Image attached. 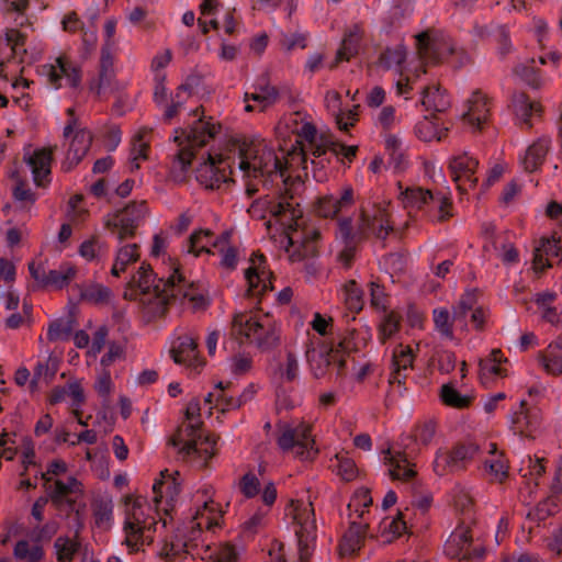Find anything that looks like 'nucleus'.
I'll use <instances>...</instances> for the list:
<instances>
[{"mask_svg":"<svg viewBox=\"0 0 562 562\" xmlns=\"http://www.w3.org/2000/svg\"><path fill=\"white\" fill-rule=\"evenodd\" d=\"M537 361L549 374H562V346L560 342L550 344L537 355Z\"/></svg>","mask_w":562,"mask_h":562,"instance_id":"37998d69","label":"nucleus"},{"mask_svg":"<svg viewBox=\"0 0 562 562\" xmlns=\"http://www.w3.org/2000/svg\"><path fill=\"white\" fill-rule=\"evenodd\" d=\"M161 477L153 485V506L143 497L127 499L123 525L124 543L130 551H139L154 540L156 532V516L167 526L169 516L180 493V484L168 472H161Z\"/></svg>","mask_w":562,"mask_h":562,"instance_id":"f257e3e1","label":"nucleus"},{"mask_svg":"<svg viewBox=\"0 0 562 562\" xmlns=\"http://www.w3.org/2000/svg\"><path fill=\"white\" fill-rule=\"evenodd\" d=\"M542 461L543 459L541 458H532L530 456L521 460L519 473L528 486H537L539 484V479L542 476L546 469Z\"/></svg>","mask_w":562,"mask_h":562,"instance_id":"09e8293b","label":"nucleus"},{"mask_svg":"<svg viewBox=\"0 0 562 562\" xmlns=\"http://www.w3.org/2000/svg\"><path fill=\"white\" fill-rule=\"evenodd\" d=\"M278 446L282 451L292 452L303 461L313 460L318 453V448L311 434V427L305 423L295 427H284L278 438Z\"/></svg>","mask_w":562,"mask_h":562,"instance_id":"2eb2a0df","label":"nucleus"},{"mask_svg":"<svg viewBox=\"0 0 562 562\" xmlns=\"http://www.w3.org/2000/svg\"><path fill=\"white\" fill-rule=\"evenodd\" d=\"M148 158V143L142 137L134 138L130 155L127 167L130 171H135L140 167V162Z\"/></svg>","mask_w":562,"mask_h":562,"instance_id":"774afa93","label":"nucleus"},{"mask_svg":"<svg viewBox=\"0 0 562 562\" xmlns=\"http://www.w3.org/2000/svg\"><path fill=\"white\" fill-rule=\"evenodd\" d=\"M351 202L352 190L347 188L339 199L333 195H325L321 198L315 205V211L318 215L324 217L334 216L345 206L350 205Z\"/></svg>","mask_w":562,"mask_h":562,"instance_id":"4c0bfd02","label":"nucleus"},{"mask_svg":"<svg viewBox=\"0 0 562 562\" xmlns=\"http://www.w3.org/2000/svg\"><path fill=\"white\" fill-rule=\"evenodd\" d=\"M347 349L344 341L339 342L335 349L329 351L325 348H308L306 350V360L314 378H323L329 367L330 360H335L340 352Z\"/></svg>","mask_w":562,"mask_h":562,"instance_id":"cd10ccee","label":"nucleus"},{"mask_svg":"<svg viewBox=\"0 0 562 562\" xmlns=\"http://www.w3.org/2000/svg\"><path fill=\"white\" fill-rule=\"evenodd\" d=\"M147 213L144 202L134 203L120 213L109 214L104 223L109 228L117 231V239L133 235L135 228L143 221Z\"/></svg>","mask_w":562,"mask_h":562,"instance_id":"4be33fe9","label":"nucleus"},{"mask_svg":"<svg viewBox=\"0 0 562 562\" xmlns=\"http://www.w3.org/2000/svg\"><path fill=\"white\" fill-rule=\"evenodd\" d=\"M249 211L252 215L263 211L262 217L270 216L265 223L268 229L272 225L282 229L279 236V245L288 254L290 260L300 261L313 252L310 241L316 239L318 233L314 229L304 233L299 231L302 225V211L293 198L283 196L279 201L260 200L252 203Z\"/></svg>","mask_w":562,"mask_h":562,"instance_id":"7ed1b4c3","label":"nucleus"},{"mask_svg":"<svg viewBox=\"0 0 562 562\" xmlns=\"http://www.w3.org/2000/svg\"><path fill=\"white\" fill-rule=\"evenodd\" d=\"M434 472L438 476H446L448 474L460 471L452 450L439 449L432 462Z\"/></svg>","mask_w":562,"mask_h":562,"instance_id":"864d4df0","label":"nucleus"},{"mask_svg":"<svg viewBox=\"0 0 562 562\" xmlns=\"http://www.w3.org/2000/svg\"><path fill=\"white\" fill-rule=\"evenodd\" d=\"M193 499L194 507L177 528V542H172L170 549L173 554L187 547V542L196 540L203 528L212 529L218 526L223 517V506L214 499V490L211 485L199 487Z\"/></svg>","mask_w":562,"mask_h":562,"instance_id":"0eeeda50","label":"nucleus"},{"mask_svg":"<svg viewBox=\"0 0 562 562\" xmlns=\"http://www.w3.org/2000/svg\"><path fill=\"white\" fill-rule=\"evenodd\" d=\"M362 295L361 289L353 280L347 282L340 290V296L350 311L358 312L362 308Z\"/></svg>","mask_w":562,"mask_h":562,"instance_id":"338daca9","label":"nucleus"},{"mask_svg":"<svg viewBox=\"0 0 562 562\" xmlns=\"http://www.w3.org/2000/svg\"><path fill=\"white\" fill-rule=\"evenodd\" d=\"M400 199L405 206L422 207L428 205L431 211H437L435 217L443 220L450 215V200L443 194H432L422 188H407L400 192Z\"/></svg>","mask_w":562,"mask_h":562,"instance_id":"6ab92c4d","label":"nucleus"},{"mask_svg":"<svg viewBox=\"0 0 562 562\" xmlns=\"http://www.w3.org/2000/svg\"><path fill=\"white\" fill-rule=\"evenodd\" d=\"M414 131L416 136L424 142L440 140L445 134V131L427 116L416 123Z\"/></svg>","mask_w":562,"mask_h":562,"instance_id":"680f3d73","label":"nucleus"},{"mask_svg":"<svg viewBox=\"0 0 562 562\" xmlns=\"http://www.w3.org/2000/svg\"><path fill=\"white\" fill-rule=\"evenodd\" d=\"M422 104L427 110L441 112L449 108L450 100L446 92L440 88H429L423 93Z\"/></svg>","mask_w":562,"mask_h":562,"instance_id":"4d7b16f0","label":"nucleus"},{"mask_svg":"<svg viewBox=\"0 0 562 562\" xmlns=\"http://www.w3.org/2000/svg\"><path fill=\"white\" fill-rule=\"evenodd\" d=\"M559 240L552 236L550 238H542L535 249L532 267L536 272L543 271L550 267V258L560 255Z\"/></svg>","mask_w":562,"mask_h":562,"instance_id":"c9c22d12","label":"nucleus"},{"mask_svg":"<svg viewBox=\"0 0 562 562\" xmlns=\"http://www.w3.org/2000/svg\"><path fill=\"white\" fill-rule=\"evenodd\" d=\"M368 526V521H350V527L345 533L342 541L339 546L340 554H351L360 548L361 542L366 537Z\"/></svg>","mask_w":562,"mask_h":562,"instance_id":"e433bc0d","label":"nucleus"},{"mask_svg":"<svg viewBox=\"0 0 562 562\" xmlns=\"http://www.w3.org/2000/svg\"><path fill=\"white\" fill-rule=\"evenodd\" d=\"M406 57L407 52L405 46L397 44L393 47H387L382 54L380 61L384 68L394 70L403 76L406 69Z\"/></svg>","mask_w":562,"mask_h":562,"instance_id":"49530a36","label":"nucleus"},{"mask_svg":"<svg viewBox=\"0 0 562 562\" xmlns=\"http://www.w3.org/2000/svg\"><path fill=\"white\" fill-rule=\"evenodd\" d=\"M231 233L224 232L213 243L215 252L221 255L220 265L222 268L233 270L238 262L237 249L229 241Z\"/></svg>","mask_w":562,"mask_h":562,"instance_id":"a19ab883","label":"nucleus"},{"mask_svg":"<svg viewBox=\"0 0 562 562\" xmlns=\"http://www.w3.org/2000/svg\"><path fill=\"white\" fill-rule=\"evenodd\" d=\"M440 397L446 405L454 408L467 407L473 398L470 393H460L452 383L441 386Z\"/></svg>","mask_w":562,"mask_h":562,"instance_id":"5fc2aeb1","label":"nucleus"},{"mask_svg":"<svg viewBox=\"0 0 562 562\" xmlns=\"http://www.w3.org/2000/svg\"><path fill=\"white\" fill-rule=\"evenodd\" d=\"M170 245V236L165 232H159L154 235L149 255L156 259L168 273L167 283L175 284L182 281V276L179 272V263L173 258L168 249Z\"/></svg>","mask_w":562,"mask_h":562,"instance_id":"5701e85b","label":"nucleus"},{"mask_svg":"<svg viewBox=\"0 0 562 562\" xmlns=\"http://www.w3.org/2000/svg\"><path fill=\"white\" fill-rule=\"evenodd\" d=\"M43 479L52 501L57 506L71 505L82 495L81 483L68 473L67 463L60 459L48 464Z\"/></svg>","mask_w":562,"mask_h":562,"instance_id":"f8f14e48","label":"nucleus"},{"mask_svg":"<svg viewBox=\"0 0 562 562\" xmlns=\"http://www.w3.org/2000/svg\"><path fill=\"white\" fill-rule=\"evenodd\" d=\"M391 229L389 220L385 215L379 211L373 216L368 213H362L361 218L358 223L357 228L353 231L350 218H344L338 225V236L347 240L356 235H364L367 233H373L379 238H385Z\"/></svg>","mask_w":562,"mask_h":562,"instance_id":"f3484780","label":"nucleus"},{"mask_svg":"<svg viewBox=\"0 0 562 562\" xmlns=\"http://www.w3.org/2000/svg\"><path fill=\"white\" fill-rule=\"evenodd\" d=\"M555 299V293L546 291L536 295V303L541 317L555 327L562 328V306L551 307L550 303Z\"/></svg>","mask_w":562,"mask_h":562,"instance_id":"c03bdc74","label":"nucleus"},{"mask_svg":"<svg viewBox=\"0 0 562 562\" xmlns=\"http://www.w3.org/2000/svg\"><path fill=\"white\" fill-rule=\"evenodd\" d=\"M38 74L55 90H77L81 85L80 66L65 54H58L38 68Z\"/></svg>","mask_w":562,"mask_h":562,"instance_id":"ddd939ff","label":"nucleus"},{"mask_svg":"<svg viewBox=\"0 0 562 562\" xmlns=\"http://www.w3.org/2000/svg\"><path fill=\"white\" fill-rule=\"evenodd\" d=\"M506 361L498 349L492 350L485 359L480 360L481 383L488 386L495 380L506 376V369L502 366Z\"/></svg>","mask_w":562,"mask_h":562,"instance_id":"c756f323","label":"nucleus"},{"mask_svg":"<svg viewBox=\"0 0 562 562\" xmlns=\"http://www.w3.org/2000/svg\"><path fill=\"white\" fill-rule=\"evenodd\" d=\"M549 143L548 138H540L527 148L525 155L520 157L526 171H536L541 166L549 150Z\"/></svg>","mask_w":562,"mask_h":562,"instance_id":"79ce46f5","label":"nucleus"},{"mask_svg":"<svg viewBox=\"0 0 562 562\" xmlns=\"http://www.w3.org/2000/svg\"><path fill=\"white\" fill-rule=\"evenodd\" d=\"M205 403L213 404L221 413H226L240 407V401L237 397L229 396L224 392V385L222 382L217 383L214 391L210 392L205 396Z\"/></svg>","mask_w":562,"mask_h":562,"instance_id":"de8ad7c7","label":"nucleus"},{"mask_svg":"<svg viewBox=\"0 0 562 562\" xmlns=\"http://www.w3.org/2000/svg\"><path fill=\"white\" fill-rule=\"evenodd\" d=\"M477 160L470 156L469 153H460L453 155L449 161V169L458 188L467 192L477 182L476 168Z\"/></svg>","mask_w":562,"mask_h":562,"instance_id":"b1692460","label":"nucleus"},{"mask_svg":"<svg viewBox=\"0 0 562 562\" xmlns=\"http://www.w3.org/2000/svg\"><path fill=\"white\" fill-rule=\"evenodd\" d=\"M168 273L156 280L151 269L147 266H140L131 281V288L135 291L133 295L140 303L147 305L153 313H160L168 303L169 297L175 296L179 291V283H167Z\"/></svg>","mask_w":562,"mask_h":562,"instance_id":"9b49d317","label":"nucleus"},{"mask_svg":"<svg viewBox=\"0 0 562 562\" xmlns=\"http://www.w3.org/2000/svg\"><path fill=\"white\" fill-rule=\"evenodd\" d=\"M124 238L119 239L114 263L111 273L119 277L126 267L135 262L139 257L138 245L136 243H123Z\"/></svg>","mask_w":562,"mask_h":562,"instance_id":"58836bf2","label":"nucleus"},{"mask_svg":"<svg viewBox=\"0 0 562 562\" xmlns=\"http://www.w3.org/2000/svg\"><path fill=\"white\" fill-rule=\"evenodd\" d=\"M432 318L435 330L439 337L452 341L454 339L452 329L453 315L451 316L447 308L438 307L432 311Z\"/></svg>","mask_w":562,"mask_h":562,"instance_id":"3c124183","label":"nucleus"},{"mask_svg":"<svg viewBox=\"0 0 562 562\" xmlns=\"http://www.w3.org/2000/svg\"><path fill=\"white\" fill-rule=\"evenodd\" d=\"M325 105L327 110L335 116L336 123L341 131H348L357 121V112L355 109L344 110L338 92L330 90L325 94Z\"/></svg>","mask_w":562,"mask_h":562,"instance_id":"7c9ffc66","label":"nucleus"},{"mask_svg":"<svg viewBox=\"0 0 562 562\" xmlns=\"http://www.w3.org/2000/svg\"><path fill=\"white\" fill-rule=\"evenodd\" d=\"M170 356L177 364L183 366L189 374L199 373L203 366L196 353L195 339L189 333H180L171 338Z\"/></svg>","mask_w":562,"mask_h":562,"instance_id":"aec40b11","label":"nucleus"},{"mask_svg":"<svg viewBox=\"0 0 562 562\" xmlns=\"http://www.w3.org/2000/svg\"><path fill=\"white\" fill-rule=\"evenodd\" d=\"M418 54L426 63L443 61L454 53L450 37L439 34L430 37L427 33L416 35Z\"/></svg>","mask_w":562,"mask_h":562,"instance_id":"412c9836","label":"nucleus"},{"mask_svg":"<svg viewBox=\"0 0 562 562\" xmlns=\"http://www.w3.org/2000/svg\"><path fill=\"white\" fill-rule=\"evenodd\" d=\"M245 279L248 292L252 296H258L272 289L271 271L267 268L263 256L255 255L250 258L249 265L245 270Z\"/></svg>","mask_w":562,"mask_h":562,"instance_id":"393cba45","label":"nucleus"},{"mask_svg":"<svg viewBox=\"0 0 562 562\" xmlns=\"http://www.w3.org/2000/svg\"><path fill=\"white\" fill-rule=\"evenodd\" d=\"M67 114L69 115V121L63 131V145L66 148L63 168L70 170L87 155L91 146L92 135L88 128L81 126L78 120L74 117L72 108L67 109Z\"/></svg>","mask_w":562,"mask_h":562,"instance_id":"4468645a","label":"nucleus"},{"mask_svg":"<svg viewBox=\"0 0 562 562\" xmlns=\"http://www.w3.org/2000/svg\"><path fill=\"white\" fill-rule=\"evenodd\" d=\"M216 237L213 236L210 229H195L190 235L188 243L183 246L182 252L184 255H192L193 257H199L203 254L214 255L215 249L213 243Z\"/></svg>","mask_w":562,"mask_h":562,"instance_id":"2f4dec72","label":"nucleus"},{"mask_svg":"<svg viewBox=\"0 0 562 562\" xmlns=\"http://www.w3.org/2000/svg\"><path fill=\"white\" fill-rule=\"evenodd\" d=\"M508 462L504 457L490 458L484 461V472L494 483H503L508 476Z\"/></svg>","mask_w":562,"mask_h":562,"instance_id":"6e6d98bb","label":"nucleus"},{"mask_svg":"<svg viewBox=\"0 0 562 562\" xmlns=\"http://www.w3.org/2000/svg\"><path fill=\"white\" fill-rule=\"evenodd\" d=\"M76 269L69 265H60L58 269L49 270L45 286L63 289L74 279Z\"/></svg>","mask_w":562,"mask_h":562,"instance_id":"13d9d810","label":"nucleus"},{"mask_svg":"<svg viewBox=\"0 0 562 562\" xmlns=\"http://www.w3.org/2000/svg\"><path fill=\"white\" fill-rule=\"evenodd\" d=\"M9 54L20 63L34 61L40 52L29 53L25 46L24 35L14 29L8 30L3 41H0V109L7 106L8 98L3 93L12 92L11 97L21 108H26L27 95L24 91L30 87V81L25 78L18 77L19 66L11 65L10 61L4 63Z\"/></svg>","mask_w":562,"mask_h":562,"instance_id":"39448f33","label":"nucleus"},{"mask_svg":"<svg viewBox=\"0 0 562 562\" xmlns=\"http://www.w3.org/2000/svg\"><path fill=\"white\" fill-rule=\"evenodd\" d=\"M24 161L31 170L33 181L42 186L50 173L52 150L45 147L29 146L24 150Z\"/></svg>","mask_w":562,"mask_h":562,"instance_id":"bb28decb","label":"nucleus"},{"mask_svg":"<svg viewBox=\"0 0 562 562\" xmlns=\"http://www.w3.org/2000/svg\"><path fill=\"white\" fill-rule=\"evenodd\" d=\"M372 505V497L368 488L360 487L351 496L348 504L349 518L357 521L369 522V507Z\"/></svg>","mask_w":562,"mask_h":562,"instance_id":"f704fd0d","label":"nucleus"},{"mask_svg":"<svg viewBox=\"0 0 562 562\" xmlns=\"http://www.w3.org/2000/svg\"><path fill=\"white\" fill-rule=\"evenodd\" d=\"M200 402L192 398L186 407L184 422L169 439V443L182 458L204 465L215 453L216 441L201 431Z\"/></svg>","mask_w":562,"mask_h":562,"instance_id":"6e6552de","label":"nucleus"},{"mask_svg":"<svg viewBox=\"0 0 562 562\" xmlns=\"http://www.w3.org/2000/svg\"><path fill=\"white\" fill-rule=\"evenodd\" d=\"M280 330V325L269 314L241 310L233 315L229 336L238 344L249 342L269 350L279 344Z\"/></svg>","mask_w":562,"mask_h":562,"instance_id":"1a4fd4ad","label":"nucleus"},{"mask_svg":"<svg viewBox=\"0 0 562 562\" xmlns=\"http://www.w3.org/2000/svg\"><path fill=\"white\" fill-rule=\"evenodd\" d=\"M249 142L237 145L233 150L239 154V173L243 179L254 178L255 183L267 186L280 179L285 182V171L303 169L307 171L310 158L308 144L296 136L295 145L282 150L279 158L265 139L259 136L248 138Z\"/></svg>","mask_w":562,"mask_h":562,"instance_id":"f03ea898","label":"nucleus"},{"mask_svg":"<svg viewBox=\"0 0 562 562\" xmlns=\"http://www.w3.org/2000/svg\"><path fill=\"white\" fill-rule=\"evenodd\" d=\"M280 137L299 136L308 144L310 164L312 177L317 182H324L330 173V144L331 139L324 133H319L302 112H294L284 116L276 127Z\"/></svg>","mask_w":562,"mask_h":562,"instance_id":"423d86ee","label":"nucleus"},{"mask_svg":"<svg viewBox=\"0 0 562 562\" xmlns=\"http://www.w3.org/2000/svg\"><path fill=\"white\" fill-rule=\"evenodd\" d=\"M278 95V90L274 87L268 83H260L255 87V91L250 97L246 94V100L251 99L254 102L258 103L260 110H265L277 101Z\"/></svg>","mask_w":562,"mask_h":562,"instance_id":"0e129e2a","label":"nucleus"},{"mask_svg":"<svg viewBox=\"0 0 562 562\" xmlns=\"http://www.w3.org/2000/svg\"><path fill=\"white\" fill-rule=\"evenodd\" d=\"M379 530L381 537L386 542L403 535L406 530V524L402 518V514L384 517L380 522Z\"/></svg>","mask_w":562,"mask_h":562,"instance_id":"603ef678","label":"nucleus"},{"mask_svg":"<svg viewBox=\"0 0 562 562\" xmlns=\"http://www.w3.org/2000/svg\"><path fill=\"white\" fill-rule=\"evenodd\" d=\"M13 554L19 560L38 562L44 557V551L42 546L37 542L21 540L15 544Z\"/></svg>","mask_w":562,"mask_h":562,"instance_id":"bf43d9fd","label":"nucleus"},{"mask_svg":"<svg viewBox=\"0 0 562 562\" xmlns=\"http://www.w3.org/2000/svg\"><path fill=\"white\" fill-rule=\"evenodd\" d=\"M274 375L281 382H293L300 375V355L291 348H286L280 357L274 370Z\"/></svg>","mask_w":562,"mask_h":562,"instance_id":"473e14b6","label":"nucleus"},{"mask_svg":"<svg viewBox=\"0 0 562 562\" xmlns=\"http://www.w3.org/2000/svg\"><path fill=\"white\" fill-rule=\"evenodd\" d=\"M385 462L389 467V473L394 480L408 481L416 475L414 464H412L406 456L402 452H386Z\"/></svg>","mask_w":562,"mask_h":562,"instance_id":"72a5a7b5","label":"nucleus"},{"mask_svg":"<svg viewBox=\"0 0 562 562\" xmlns=\"http://www.w3.org/2000/svg\"><path fill=\"white\" fill-rule=\"evenodd\" d=\"M285 514L292 519L300 546L308 547L316 538L314 508L310 498L291 501Z\"/></svg>","mask_w":562,"mask_h":562,"instance_id":"dca6fc26","label":"nucleus"},{"mask_svg":"<svg viewBox=\"0 0 562 562\" xmlns=\"http://www.w3.org/2000/svg\"><path fill=\"white\" fill-rule=\"evenodd\" d=\"M513 109L518 124H530L533 116L539 115L541 108L539 103L531 101L524 94H515L513 98Z\"/></svg>","mask_w":562,"mask_h":562,"instance_id":"a18cd8bd","label":"nucleus"},{"mask_svg":"<svg viewBox=\"0 0 562 562\" xmlns=\"http://www.w3.org/2000/svg\"><path fill=\"white\" fill-rule=\"evenodd\" d=\"M490 108L486 97L481 92H474L468 101L467 110L462 117L467 126L476 131L487 121Z\"/></svg>","mask_w":562,"mask_h":562,"instance_id":"c85d7f7f","label":"nucleus"},{"mask_svg":"<svg viewBox=\"0 0 562 562\" xmlns=\"http://www.w3.org/2000/svg\"><path fill=\"white\" fill-rule=\"evenodd\" d=\"M419 344L414 349L409 345L396 344L391 350V383H405L407 371L413 368Z\"/></svg>","mask_w":562,"mask_h":562,"instance_id":"a878e982","label":"nucleus"},{"mask_svg":"<svg viewBox=\"0 0 562 562\" xmlns=\"http://www.w3.org/2000/svg\"><path fill=\"white\" fill-rule=\"evenodd\" d=\"M217 5V0H204L200 5L199 25L204 33L220 27L218 21L214 18Z\"/></svg>","mask_w":562,"mask_h":562,"instance_id":"e2e57ef3","label":"nucleus"},{"mask_svg":"<svg viewBox=\"0 0 562 562\" xmlns=\"http://www.w3.org/2000/svg\"><path fill=\"white\" fill-rule=\"evenodd\" d=\"M194 122L189 130H176L175 140L178 143V155L170 170V178L176 182L184 180L191 166L193 149L206 144L220 131V126L210 117L205 119L200 110L193 112Z\"/></svg>","mask_w":562,"mask_h":562,"instance_id":"9d476101","label":"nucleus"},{"mask_svg":"<svg viewBox=\"0 0 562 562\" xmlns=\"http://www.w3.org/2000/svg\"><path fill=\"white\" fill-rule=\"evenodd\" d=\"M54 549L58 562H71L79 549V542L67 536H60L55 540Z\"/></svg>","mask_w":562,"mask_h":562,"instance_id":"69168bd1","label":"nucleus"},{"mask_svg":"<svg viewBox=\"0 0 562 562\" xmlns=\"http://www.w3.org/2000/svg\"><path fill=\"white\" fill-rule=\"evenodd\" d=\"M472 530L467 526L457 527L445 544L446 553L451 558L480 561L485 549L480 544H473Z\"/></svg>","mask_w":562,"mask_h":562,"instance_id":"a211bd4d","label":"nucleus"},{"mask_svg":"<svg viewBox=\"0 0 562 562\" xmlns=\"http://www.w3.org/2000/svg\"><path fill=\"white\" fill-rule=\"evenodd\" d=\"M249 142L248 138H234L222 146L212 148L202 159L195 170V178L206 189H220L222 186L237 181L245 182L246 191L251 194L258 191L254 178L243 179L239 173V154L233 148Z\"/></svg>","mask_w":562,"mask_h":562,"instance_id":"20e7f679","label":"nucleus"},{"mask_svg":"<svg viewBox=\"0 0 562 562\" xmlns=\"http://www.w3.org/2000/svg\"><path fill=\"white\" fill-rule=\"evenodd\" d=\"M330 468L345 482H351L359 475L356 462L347 454H336L331 460Z\"/></svg>","mask_w":562,"mask_h":562,"instance_id":"8fccbe9b","label":"nucleus"},{"mask_svg":"<svg viewBox=\"0 0 562 562\" xmlns=\"http://www.w3.org/2000/svg\"><path fill=\"white\" fill-rule=\"evenodd\" d=\"M360 42V29L353 26L344 37L340 48L337 52V63L341 60H349L358 52Z\"/></svg>","mask_w":562,"mask_h":562,"instance_id":"052dcab7","label":"nucleus"},{"mask_svg":"<svg viewBox=\"0 0 562 562\" xmlns=\"http://www.w3.org/2000/svg\"><path fill=\"white\" fill-rule=\"evenodd\" d=\"M114 504L110 497H100L92 505L94 526L102 530L109 531L114 525L113 515Z\"/></svg>","mask_w":562,"mask_h":562,"instance_id":"ea45409f","label":"nucleus"}]
</instances>
